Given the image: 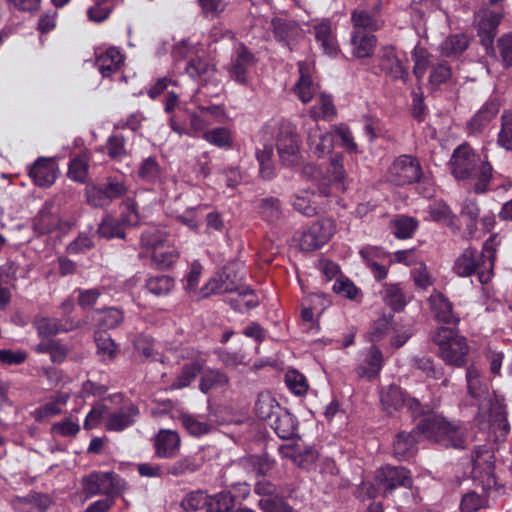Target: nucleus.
Masks as SVG:
<instances>
[{
    "instance_id": "1",
    "label": "nucleus",
    "mask_w": 512,
    "mask_h": 512,
    "mask_svg": "<svg viewBox=\"0 0 512 512\" xmlns=\"http://www.w3.org/2000/svg\"><path fill=\"white\" fill-rule=\"evenodd\" d=\"M468 395L479 402L476 420L481 429L496 427L507 432L508 423L504 405L488 393V386L483 382L481 372L475 365L466 369Z\"/></svg>"
},
{
    "instance_id": "2",
    "label": "nucleus",
    "mask_w": 512,
    "mask_h": 512,
    "mask_svg": "<svg viewBox=\"0 0 512 512\" xmlns=\"http://www.w3.org/2000/svg\"><path fill=\"white\" fill-rule=\"evenodd\" d=\"M450 166L456 179L474 181L471 189L475 193L481 194L488 189L493 168L487 161V155L482 160L467 143H463L453 151Z\"/></svg>"
},
{
    "instance_id": "3",
    "label": "nucleus",
    "mask_w": 512,
    "mask_h": 512,
    "mask_svg": "<svg viewBox=\"0 0 512 512\" xmlns=\"http://www.w3.org/2000/svg\"><path fill=\"white\" fill-rule=\"evenodd\" d=\"M496 250L492 242L487 240L482 251L471 247L465 249L455 260L453 271L460 277L476 274L481 284L490 282L493 276Z\"/></svg>"
},
{
    "instance_id": "4",
    "label": "nucleus",
    "mask_w": 512,
    "mask_h": 512,
    "mask_svg": "<svg viewBox=\"0 0 512 512\" xmlns=\"http://www.w3.org/2000/svg\"><path fill=\"white\" fill-rule=\"evenodd\" d=\"M422 435L445 448L464 449L466 430L462 425L453 424L438 415H428L417 424Z\"/></svg>"
},
{
    "instance_id": "5",
    "label": "nucleus",
    "mask_w": 512,
    "mask_h": 512,
    "mask_svg": "<svg viewBox=\"0 0 512 512\" xmlns=\"http://www.w3.org/2000/svg\"><path fill=\"white\" fill-rule=\"evenodd\" d=\"M432 341L439 348V356L445 364L454 367H463L468 362L469 346L464 336L453 329L440 327L433 336Z\"/></svg>"
},
{
    "instance_id": "6",
    "label": "nucleus",
    "mask_w": 512,
    "mask_h": 512,
    "mask_svg": "<svg viewBox=\"0 0 512 512\" xmlns=\"http://www.w3.org/2000/svg\"><path fill=\"white\" fill-rule=\"evenodd\" d=\"M413 479L408 469L402 466L386 465L376 471L374 484L362 483V490L366 489L369 498L378 494L386 497L397 488H411Z\"/></svg>"
},
{
    "instance_id": "7",
    "label": "nucleus",
    "mask_w": 512,
    "mask_h": 512,
    "mask_svg": "<svg viewBox=\"0 0 512 512\" xmlns=\"http://www.w3.org/2000/svg\"><path fill=\"white\" fill-rule=\"evenodd\" d=\"M126 192L127 188L124 182L115 178H107L106 182L87 185L85 196L87 203L93 208H106Z\"/></svg>"
},
{
    "instance_id": "8",
    "label": "nucleus",
    "mask_w": 512,
    "mask_h": 512,
    "mask_svg": "<svg viewBox=\"0 0 512 512\" xmlns=\"http://www.w3.org/2000/svg\"><path fill=\"white\" fill-rule=\"evenodd\" d=\"M276 148L283 166L294 167L301 162L299 140L293 126L289 122L279 125L276 135Z\"/></svg>"
},
{
    "instance_id": "9",
    "label": "nucleus",
    "mask_w": 512,
    "mask_h": 512,
    "mask_svg": "<svg viewBox=\"0 0 512 512\" xmlns=\"http://www.w3.org/2000/svg\"><path fill=\"white\" fill-rule=\"evenodd\" d=\"M423 171L419 160L411 155H401L394 160L389 168L388 177L398 186L417 183Z\"/></svg>"
},
{
    "instance_id": "10",
    "label": "nucleus",
    "mask_w": 512,
    "mask_h": 512,
    "mask_svg": "<svg viewBox=\"0 0 512 512\" xmlns=\"http://www.w3.org/2000/svg\"><path fill=\"white\" fill-rule=\"evenodd\" d=\"M242 287V276L239 271L234 266H225L202 287L201 296L239 292Z\"/></svg>"
},
{
    "instance_id": "11",
    "label": "nucleus",
    "mask_w": 512,
    "mask_h": 512,
    "mask_svg": "<svg viewBox=\"0 0 512 512\" xmlns=\"http://www.w3.org/2000/svg\"><path fill=\"white\" fill-rule=\"evenodd\" d=\"M336 231L332 219L324 218L313 223L306 229L300 238V248L303 251L311 252L324 246Z\"/></svg>"
},
{
    "instance_id": "12",
    "label": "nucleus",
    "mask_w": 512,
    "mask_h": 512,
    "mask_svg": "<svg viewBox=\"0 0 512 512\" xmlns=\"http://www.w3.org/2000/svg\"><path fill=\"white\" fill-rule=\"evenodd\" d=\"M86 323L84 321H74L70 317L64 319L51 317H36L33 325L39 336L51 337L59 333H67L82 328Z\"/></svg>"
},
{
    "instance_id": "13",
    "label": "nucleus",
    "mask_w": 512,
    "mask_h": 512,
    "mask_svg": "<svg viewBox=\"0 0 512 512\" xmlns=\"http://www.w3.org/2000/svg\"><path fill=\"white\" fill-rule=\"evenodd\" d=\"M118 476L111 472H93L82 480L83 489L89 495L103 494L107 497L116 494Z\"/></svg>"
},
{
    "instance_id": "14",
    "label": "nucleus",
    "mask_w": 512,
    "mask_h": 512,
    "mask_svg": "<svg viewBox=\"0 0 512 512\" xmlns=\"http://www.w3.org/2000/svg\"><path fill=\"white\" fill-rule=\"evenodd\" d=\"M330 190L327 186H321L318 193L310 190H303L292 197V206L299 213L312 217L319 211L320 202L318 198L327 197Z\"/></svg>"
},
{
    "instance_id": "15",
    "label": "nucleus",
    "mask_w": 512,
    "mask_h": 512,
    "mask_svg": "<svg viewBox=\"0 0 512 512\" xmlns=\"http://www.w3.org/2000/svg\"><path fill=\"white\" fill-rule=\"evenodd\" d=\"M428 302L431 313L437 322L449 325L459 323L460 319L454 312L452 302L443 293L434 290Z\"/></svg>"
},
{
    "instance_id": "16",
    "label": "nucleus",
    "mask_w": 512,
    "mask_h": 512,
    "mask_svg": "<svg viewBox=\"0 0 512 512\" xmlns=\"http://www.w3.org/2000/svg\"><path fill=\"white\" fill-rule=\"evenodd\" d=\"M58 167L51 158L39 157L31 166L29 176L39 187L51 186L57 178Z\"/></svg>"
},
{
    "instance_id": "17",
    "label": "nucleus",
    "mask_w": 512,
    "mask_h": 512,
    "mask_svg": "<svg viewBox=\"0 0 512 512\" xmlns=\"http://www.w3.org/2000/svg\"><path fill=\"white\" fill-rule=\"evenodd\" d=\"M181 440L176 431L160 430L154 440L155 455L159 458L171 459L177 456Z\"/></svg>"
},
{
    "instance_id": "18",
    "label": "nucleus",
    "mask_w": 512,
    "mask_h": 512,
    "mask_svg": "<svg viewBox=\"0 0 512 512\" xmlns=\"http://www.w3.org/2000/svg\"><path fill=\"white\" fill-rule=\"evenodd\" d=\"M255 62V56L244 45L239 46L229 67L231 78L240 84H246L247 72Z\"/></svg>"
},
{
    "instance_id": "19",
    "label": "nucleus",
    "mask_w": 512,
    "mask_h": 512,
    "mask_svg": "<svg viewBox=\"0 0 512 512\" xmlns=\"http://www.w3.org/2000/svg\"><path fill=\"white\" fill-rule=\"evenodd\" d=\"M382 366L383 354L377 346L372 345L365 350L364 358L356 368V373L360 378L372 380L379 375Z\"/></svg>"
},
{
    "instance_id": "20",
    "label": "nucleus",
    "mask_w": 512,
    "mask_h": 512,
    "mask_svg": "<svg viewBox=\"0 0 512 512\" xmlns=\"http://www.w3.org/2000/svg\"><path fill=\"white\" fill-rule=\"evenodd\" d=\"M307 143L315 156L322 157L331 151L333 136L328 132L322 131L316 121H313L307 130Z\"/></svg>"
},
{
    "instance_id": "21",
    "label": "nucleus",
    "mask_w": 512,
    "mask_h": 512,
    "mask_svg": "<svg viewBox=\"0 0 512 512\" xmlns=\"http://www.w3.org/2000/svg\"><path fill=\"white\" fill-rule=\"evenodd\" d=\"M500 109V101L496 96L490 97L480 110L468 122L467 129L470 133L475 134L486 127L492 119L498 114Z\"/></svg>"
},
{
    "instance_id": "22",
    "label": "nucleus",
    "mask_w": 512,
    "mask_h": 512,
    "mask_svg": "<svg viewBox=\"0 0 512 512\" xmlns=\"http://www.w3.org/2000/svg\"><path fill=\"white\" fill-rule=\"evenodd\" d=\"M422 434L417 428L409 433L399 432L393 442V455L398 460H407L417 451L418 438Z\"/></svg>"
},
{
    "instance_id": "23",
    "label": "nucleus",
    "mask_w": 512,
    "mask_h": 512,
    "mask_svg": "<svg viewBox=\"0 0 512 512\" xmlns=\"http://www.w3.org/2000/svg\"><path fill=\"white\" fill-rule=\"evenodd\" d=\"M277 411V415L272 421H269L268 425L281 439H291L296 436L297 419L285 408H277Z\"/></svg>"
},
{
    "instance_id": "24",
    "label": "nucleus",
    "mask_w": 512,
    "mask_h": 512,
    "mask_svg": "<svg viewBox=\"0 0 512 512\" xmlns=\"http://www.w3.org/2000/svg\"><path fill=\"white\" fill-rule=\"evenodd\" d=\"M139 416V409L135 405L124 406L111 413L105 427L108 431L120 432L133 425Z\"/></svg>"
},
{
    "instance_id": "25",
    "label": "nucleus",
    "mask_w": 512,
    "mask_h": 512,
    "mask_svg": "<svg viewBox=\"0 0 512 512\" xmlns=\"http://www.w3.org/2000/svg\"><path fill=\"white\" fill-rule=\"evenodd\" d=\"M298 68L300 77L294 87V91L303 103H308L316 94L319 87L317 84L313 83L309 66L305 62H299Z\"/></svg>"
},
{
    "instance_id": "26",
    "label": "nucleus",
    "mask_w": 512,
    "mask_h": 512,
    "mask_svg": "<svg viewBox=\"0 0 512 512\" xmlns=\"http://www.w3.org/2000/svg\"><path fill=\"white\" fill-rule=\"evenodd\" d=\"M123 62L124 57L120 51L110 47L97 57L95 64L103 77H110L120 70Z\"/></svg>"
},
{
    "instance_id": "27",
    "label": "nucleus",
    "mask_w": 512,
    "mask_h": 512,
    "mask_svg": "<svg viewBox=\"0 0 512 512\" xmlns=\"http://www.w3.org/2000/svg\"><path fill=\"white\" fill-rule=\"evenodd\" d=\"M359 254L376 280L381 281L386 278L388 274L387 268L377 262V259L384 256V252L381 249L372 246L364 247L359 251Z\"/></svg>"
},
{
    "instance_id": "28",
    "label": "nucleus",
    "mask_w": 512,
    "mask_h": 512,
    "mask_svg": "<svg viewBox=\"0 0 512 512\" xmlns=\"http://www.w3.org/2000/svg\"><path fill=\"white\" fill-rule=\"evenodd\" d=\"M229 382V377L219 369L208 368L203 371L199 389L201 392L207 394L212 390H216L226 386Z\"/></svg>"
},
{
    "instance_id": "29",
    "label": "nucleus",
    "mask_w": 512,
    "mask_h": 512,
    "mask_svg": "<svg viewBox=\"0 0 512 512\" xmlns=\"http://www.w3.org/2000/svg\"><path fill=\"white\" fill-rule=\"evenodd\" d=\"M380 401L383 409L387 413L391 414L404 407L405 396L400 387L396 385H390L381 391Z\"/></svg>"
},
{
    "instance_id": "30",
    "label": "nucleus",
    "mask_w": 512,
    "mask_h": 512,
    "mask_svg": "<svg viewBox=\"0 0 512 512\" xmlns=\"http://www.w3.org/2000/svg\"><path fill=\"white\" fill-rule=\"evenodd\" d=\"M35 351L38 353L49 354L53 363L60 364L66 359L69 353V348L60 340L50 339L37 344Z\"/></svg>"
},
{
    "instance_id": "31",
    "label": "nucleus",
    "mask_w": 512,
    "mask_h": 512,
    "mask_svg": "<svg viewBox=\"0 0 512 512\" xmlns=\"http://www.w3.org/2000/svg\"><path fill=\"white\" fill-rule=\"evenodd\" d=\"M384 303L395 312H400L407 304L405 295L400 284H385L382 290Z\"/></svg>"
},
{
    "instance_id": "32",
    "label": "nucleus",
    "mask_w": 512,
    "mask_h": 512,
    "mask_svg": "<svg viewBox=\"0 0 512 512\" xmlns=\"http://www.w3.org/2000/svg\"><path fill=\"white\" fill-rule=\"evenodd\" d=\"M168 240V233L159 227H148L145 229L140 237L141 245L146 249L152 251L164 247Z\"/></svg>"
},
{
    "instance_id": "33",
    "label": "nucleus",
    "mask_w": 512,
    "mask_h": 512,
    "mask_svg": "<svg viewBox=\"0 0 512 512\" xmlns=\"http://www.w3.org/2000/svg\"><path fill=\"white\" fill-rule=\"evenodd\" d=\"M376 42L377 40L374 34H353L351 39L353 54L358 58L371 56Z\"/></svg>"
},
{
    "instance_id": "34",
    "label": "nucleus",
    "mask_w": 512,
    "mask_h": 512,
    "mask_svg": "<svg viewBox=\"0 0 512 512\" xmlns=\"http://www.w3.org/2000/svg\"><path fill=\"white\" fill-rule=\"evenodd\" d=\"M255 156L259 163L260 176L265 180L273 178L275 175V166L272 160L273 147L266 144L262 149L256 150Z\"/></svg>"
},
{
    "instance_id": "35",
    "label": "nucleus",
    "mask_w": 512,
    "mask_h": 512,
    "mask_svg": "<svg viewBox=\"0 0 512 512\" xmlns=\"http://www.w3.org/2000/svg\"><path fill=\"white\" fill-rule=\"evenodd\" d=\"M252 29H263L266 31L273 30V32H289L296 29L294 21H288L283 18H273L268 20L262 16L256 17Z\"/></svg>"
},
{
    "instance_id": "36",
    "label": "nucleus",
    "mask_w": 512,
    "mask_h": 512,
    "mask_svg": "<svg viewBox=\"0 0 512 512\" xmlns=\"http://www.w3.org/2000/svg\"><path fill=\"white\" fill-rule=\"evenodd\" d=\"M124 225L119 219H116L110 215L105 216L100 224L98 225L97 233L100 237L106 239L112 238H125Z\"/></svg>"
},
{
    "instance_id": "37",
    "label": "nucleus",
    "mask_w": 512,
    "mask_h": 512,
    "mask_svg": "<svg viewBox=\"0 0 512 512\" xmlns=\"http://www.w3.org/2000/svg\"><path fill=\"white\" fill-rule=\"evenodd\" d=\"M467 34H450L440 45L443 55L450 57L461 54L468 47Z\"/></svg>"
},
{
    "instance_id": "38",
    "label": "nucleus",
    "mask_w": 512,
    "mask_h": 512,
    "mask_svg": "<svg viewBox=\"0 0 512 512\" xmlns=\"http://www.w3.org/2000/svg\"><path fill=\"white\" fill-rule=\"evenodd\" d=\"M202 368L203 364L200 361H193L185 364L179 375L173 381L171 388L182 389L189 386Z\"/></svg>"
},
{
    "instance_id": "39",
    "label": "nucleus",
    "mask_w": 512,
    "mask_h": 512,
    "mask_svg": "<svg viewBox=\"0 0 512 512\" xmlns=\"http://www.w3.org/2000/svg\"><path fill=\"white\" fill-rule=\"evenodd\" d=\"M235 504V497L229 491H221L208 496L207 512H231Z\"/></svg>"
},
{
    "instance_id": "40",
    "label": "nucleus",
    "mask_w": 512,
    "mask_h": 512,
    "mask_svg": "<svg viewBox=\"0 0 512 512\" xmlns=\"http://www.w3.org/2000/svg\"><path fill=\"white\" fill-rule=\"evenodd\" d=\"M95 319L101 329H113L122 323L124 314L122 310L110 307L97 311Z\"/></svg>"
},
{
    "instance_id": "41",
    "label": "nucleus",
    "mask_w": 512,
    "mask_h": 512,
    "mask_svg": "<svg viewBox=\"0 0 512 512\" xmlns=\"http://www.w3.org/2000/svg\"><path fill=\"white\" fill-rule=\"evenodd\" d=\"M502 18L501 12L490 9H482L475 16L479 32H493L499 26Z\"/></svg>"
},
{
    "instance_id": "42",
    "label": "nucleus",
    "mask_w": 512,
    "mask_h": 512,
    "mask_svg": "<svg viewBox=\"0 0 512 512\" xmlns=\"http://www.w3.org/2000/svg\"><path fill=\"white\" fill-rule=\"evenodd\" d=\"M277 408H282L280 404L269 395H261L256 404L255 411L259 419L266 421H272L277 415Z\"/></svg>"
},
{
    "instance_id": "43",
    "label": "nucleus",
    "mask_w": 512,
    "mask_h": 512,
    "mask_svg": "<svg viewBox=\"0 0 512 512\" xmlns=\"http://www.w3.org/2000/svg\"><path fill=\"white\" fill-rule=\"evenodd\" d=\"M202 269V265L199 262L194 261L191 264L190 270L185 277V290L190 294L191 297L197 300L205 298L204 296H201L202 288L198 289Z\"/></svg>"
},
{
    "instance_id": "44",
    "label": "nucleus",
    "mask_w": 512,
    "mask_h": 512,
    "mask_svg": "<svg viewBox=\"0 0 512 512\" xmlns=\"http://www.w3.org/2000/svg\"><path fill=\"white\" fill-rule=\"evenodd\" d=\"M202 138L205 139L208 143L219 148L228 149L233 145L231 132L225 127H217L205 131L202 134Z\"/></svg>"
},
{
    "instance_id": "45",
    "label": "nucleus",
    "mask_w": 512,
    "mask_h": 512,
    "mask_svg": "<svg viewBox=\"0 0 512 512\" xmlns=\"http://www.w3.org/2000/svg\"><path fill=\"white\" fill-rule=\"evenodd\" d=\"M89 160L85 154L76 156L70 160L68 177L73 181L85 183L88 177Z\"/></svg>"
},
{
    "instance_id": "46",
    "label": "nucleus",
    "mask_w": 512,
    "mask_h": 512,
    "mask_svg": "<svg viewBox=\"0 0 512 512\" xmlns=\"http://www.w3.org/2000/svg\"><path fill=\"white\" fill-rule=\"evenodd\" d=\"M94 5L88 9V18L94 22L107 19L113 8L122 0H93Z\"/></svg>"
},
{
    "instance_id": "47",
    "label": "nucleus",
    "mask_w": 512,
    "mask_h": 512,
    "mask_svg": "<svg viewBox=\"0 0 512 512\" xmlns=\"http://www.w3.org/2000/svg\"><path fill=\"white\" fill-rule=\"evenodd\" d=\"M138 177L148 183L156 182L161 176V167L155 157L145 158L139 165Z\"/></svg>"
},
{
    "instance_id": "48",
    "label": "nucleus",
    "mask_w": 512,
    "mask_h": 512,
    "mask_svg": "<svg viewBox=\"0 0 512 512\" xmlns=\"http://www.w3.org/2000/svg\"><path fill=\"white\" fill-rule=\"evenodd\" d=\"M174 285V279L168 275L153 276L146 281L147 290L156 296L168 294L173 289Z\"/></svg>"
},
{
    "instance_id": "49",
    "label": "nucleus",
    "mask_w": 512,
    "mask_h": 512,
    "mask_svg": "<svg viewBox=\"0 0 512 512\" xmlns=\"http://www.w3.org/2000/svg\"><path fill=\"white\" fill-rule=\"evenodd\" d=\"M352 22L357 29L375 32L381 29V21L374 15L364 10H356L352 14Z\"/></svg>"
},
{
    "instance_id": "50",
    "label": "nucleus",
    "mask_w": 512,
    "mask_h": 512,
    "mask_svg": "<svg viewBox=\"0 0 512 512\" xmlns=\"http://www.w3.org/2000/svg\"><path fill=\"white\" fill-rule=\"evenodd\" d=\"M200 467L201 463L198 462L195 457L187 456L171 464L167 469V473L174 477H180L194 473L198 471Z\"/></svg>"
},
{
    "instance_id": "51",
    "label": "nucleus",
    "mask_w": 512,
    "mask_h": 512,
    "mask_svg": "<svg viewBox=\"0 0 512 512\" xmlns=\"http://www.w3.org/2000/svg\"><path fill=\"white\" fill-rule=\"evenodd\" d=\"M208 496L203 490H195L187 493L180 506L185 512H194L202 508L207 509Z\"/></svg>"
},
{
    "instance_id": "52",
    "label": "nucleus",
    "mask_w": 512,
    "mask_h": 512,
    "mask_svg": "<svg viewBox=\"0 0 512 512\" xmlns=\"http://www.w3.org/2000/svg\"><path fill=\"white\" fill-rule=\"evenodd\" d=\"M259 213L262 218L268 222H275L279 220L282 216L279 199L274 197L262 199L259 204Z\"/></svg>"
},
{
    "instance_id": "53",
    "label": "nucleus",
    "mask_w": 512,
    "mask_h": 512,
    "mask_svg": "<svg viewBox=\"0 0 512 512\" xmlns=\"http://www.w3.org/2000/svg\"><path fill=\"white\" fill-rule=\"evenodd\" d=\"M343 160V156L339 154L331 157L327 173L333 183L338 185L340 189L345 190V169Z\"/></svg>"
},
{
    "instance_id": "54",
    "label": "nucleus",
    "mask_w": 512,
    "mask_h": 512,
    "mask_svg": "<svg viewBox=\"0 0 512 512\" xmlns=\"http://www.w3.org/2000/svg\"><path fill=\"white\" fill-rule=\"evenodd\" d=\"M158 248L152 253V261L159 269L171 267L179 257L178 251L174 247H167L165 250Z\"/></svg>"
},
{
    "instance_id": "55",
    "label": "nucleus",
    "mask_w": 512,
    "mask_h": 512,
    "mask_svg": "<svg viewBox=\"0 0 512 512\" xmlns=\"http://www.w3.org/2000/svg\"><path fill=\"white\" fill-rule=\"evenodd\" d=\"M108 156L115 161H121L127 156L126 139L122 135H112L106 142Z\"/></svg>"
},
{
    "instance_id": "56",
    "label": "nucleus",
    "mask_w": 512,
    "mask_h": 512,
    "mask_svg": "<svg viewBox=\"0 0 512 512\" xmlns=\"http://www.w3.org/2000/svg\"><path fill=\"white\" fill-rule=\"evenodd\" d=\"M181 422L186 430L193 436L200 437L202 435H206L210 433L213 429V426L200 421L193 415H183L181 417Z\"/></svg>"
},
{
    "instance_id": "57",
    "label": "nucleus",
    "mask_w": 512,
    "mask_h": 512,
    "mask_svg": "<svg viewBox=\"0 0 512 512\" xmlns=\"http://www.w3.org/2000/svg\"><path fill=\"white\" fill-rule=\"evenodd\" d=\"M452 77V69L450 65L443 61L439 62L437 64L432 65L430 76H429V83L432 86H440L441 84L446 83L448 80H450Z\"/></svg>"
},
{
    "instance_id": "58",
    "label": "nucleus",
    "mask_w": 512,
    "mask_h": 512,
    "mask_svg": "<svg viewBox=\"0 0 512 512\" xmlns=\"http://www.w3.org/2000/svg\"><path fill=\"white\" fill-rule=\"evenodd\" d=\"M381 67L390 73H402L403 67L401 61L398 59L394 48L385 47L381 51Z\"/></svg>"
},
{
    "instance_id": "59",
    "label": "nucleus",
    "mask_w": 512,
    "mask_h": 512,
    "mask_svg": "<svg viewBox=\"0 0 512 512\" xmlns=\"http://www.w3.org/2000/svg\"><path fill=\"white\" fill-rule=\"evenodd\" d=\"M501 130L498 134L499 146L506 150L512 149V112L505 111L501 117Z\"/></svg>"
},
{
    "instance_id": "60",
    "label": "nucleus",
    "mask_w": 512,
    "mask_h": 512,
    "mask_svg": "<svg viewBox=\"0 0 512 512\" xmlns=\"http://www.w3.org/2000/svg\"><path fill=\"white\" fill-rule=\"evenodd\" d=\"M259 301L252 290L242 287L238 292L237 298L231 300V305L235 310L241 311L243 307L252 309L258 306Z\"/></svg>"
},
{
    "instance_id": "61",
    "label": "nucleus",
    "mask_w": 512,
    "mask_h": 512,
    "mask_svg": "<svg viewBox=\"0 0 512 512\" xmlns=\"http://www.w3.org/2000/svg\"><path fill=\"white\" fill-rule=\"evenodd\" d=\"M258 506L262 512H293L292 506L278 495L272 498H261Z\"/></svg>"
},
{
    "instance_id": "62",
    "label": "nucleus",
    "mask_w": 512,
    "mask_h": 512,
    "mask_svg": "<svg viewBox=\"0 0 512 512\" xmlns=\"http://www.w3.org/2000/svg\"><path fill=\"white\" fill-rule=\"evenodd\" d=\"M246 463L259 475H267L275 465V461L268 454L252 455L246 459Z\"/></svg>"
},
{
    "instance_id": "63",
    "label": "nucleus",
    "mask_w": 512,
    "mask_h": 512,
    "mask_svg": "<svg viewBox=\"0 0 512 512\" xmlns=\"http://www.w3.org/2000/svg\"><path fill=\"white\" fill-rule=\"evenodd\" d=\"M285 382L288 388L297 395H303L307 392V380L303 374L296 370H290L286 373Z\"/></svg>"
},
{
    "instance_id": "64",
    "label": "nucleus",
    "mask_w": 512,
    "mask_h": 512,
    "mask_svg": "<svg viewBox=\"0 0 512 512\" xmlns=\"http://www.w3.org/2000/svg\"><path fill=\"white\" fill-rule=\"evenodd\" d=\"M417 224L414 218L402 216L394 221V234L399 239L410 238L416 230Z\"/></svg>"
}]
</instances>
